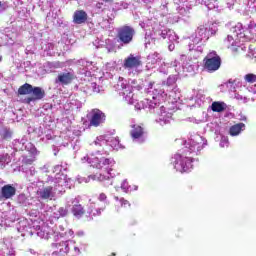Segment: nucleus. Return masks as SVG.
I'll return each instance as SVG.
<instances>
[{
  "instance_id": "f257e3e1",
  "label": "nucleus",
  "mask_w": 256,
  "mask_h": 256,
  "mask_svg": "<svg viewBox=\"0 0 256 256\" xmlns=\"http://www.w3.org/2000/svg\"><path fill=\"white\" fill-rule=\"evenodd\" d=\"M173 89H177V76L175 75L168 77L167 81L162 84V89H154V91H152V99L146 98L145 101L136 104L135 108L141 109V107H148L150 111L159 115L158 119H156V123H159L161 127L169 125V123L173 121V114L167 112L165 107H159V104L161 101L167 99L169 91Z\"/></svg>"
},
{
  "instance_id": "f03ea898",
  "label": "nucleus",
  "mask_w": 256,
  "mask_h": 256,
  "mask_svg": "<svg viewBox=\"0 0 256 256\" xmlns=\"http://www.w3.org/2000/svg\"><path fill=\"white\" fill-rule=\"evenodd\" d=\"M207 147V139L201 135H195L184 147L182 154H175L171 163L179 173H189L193 169V157L187 155H199L202 149Z\"/></svg>"
},
{
  "instance_id": "7ed1b4c3",
  "label": "nucleus",
  "mask_w": 256,
  "mask_h": 256,
  "mask_svg": "<svg viewBox=\"0 0 256 256\" xmlns=\"http://www.w3.org/2000/svg\"><path fill=\"white\" fill-rule=\"evenodd\" d=\"M217 33V29L211 27L207 28L205 26H199L194 34L190 36V41L192 43H189V51L194 52L197 54V56L201 55L203 53V45H199L201 41H208L211 35H215Z\"/></svg>"
},
{
  "instance_id": "20e7f679",
  "label": "nucleus",
  "mask_w": 256,
  "mask_h": 256,
  "mask_svg": "<svg viewBox=\"0 0 256 256\" xmlns=\"http://www.w3.org/2000/svg\"><path fill=\"white\" fill-rule=\"evenodd\" d=\"M115 89L119 91L120 95L123 96L124 100L127 101L129 105H133V89L141 91L143 84H141V82L138 83L137 80L127 81L125 78L119 77Z\"/></svg>"
},
{
  "instance_id": "39448f33",
  "label": "nucleus",
  "mask_w": 256,
  "mask_h": 256,
  "mask_svg": "<svg viewBox=\"0 0 256 256\" xmlns=\"http://www.w3.org/2000/svg\"><path fill=\"white\" fill-rule=\"evenodd\" d=\"M94 143L96 146L99 145V147H103L102 150L97 151L100 155H107L109 151L113 149L116 151H118V149H123V146L119 142V138L115 137L99 136Z\"/></svg>"
},
{
  "instance_id": "423d86ee",
  "label": "nucleus",
  "mask_w": 256,
  "mask_h": 256,
  "mask_svg": "<svg viewBox=\"0 0 256 256\" xmlns=\"http://www.w3.org/2000/svg\"><path fill=\"white\" fill-rule=\"evenodd\" d=\"M87 161L89 164H91V167H94V169H101L102 171H107L108 175L110 177H115V173H113V167H115V159L113 158H87Z\"/></svg>"
},
{
  "instance_id": "0eeeda50",
  "label": "nucleus",
  "mask_w": 256,
  "mask_h": 256,
  "mask_svg": "<svg viewBox=\"0 0 256 256\" xmlns=\"http://www.w3.org/2000/svg\"><path fill=\"white\" fill-rule=\"evenodd\" d=\"M231 32L234 37L231 35L227 36V39L224 40V45L229 49V47H233L235 45V41H247V34H245V28H243V24L238 23L237 25L231 28Z\"/></svg>"
},
{
  "instance_id": "6e6552de",
  "label": "nucleus",
  "mask_w": 256,
  "mask_h": 256,
  "mask_svg": "<svg viewBox=\"0 0 256 256\" xmlns=\"http://www.w3.org/2000/svg\"><path fill=\"white\" fill-rule=\"evenodd\" d=\"M203 62L204 69L208 71V73H215V71H219L221 67V57L215 51L208 53Z\"/></svg>"
},
{
  "instance_id": "1a4fd4ad",
  "label": "nucleus",
  "mask_w": 256,
  "mask_h": 256,
  "mask_svg": "<svg viewBox=\"0 0 256 256\" xmlns=\"http://www.w3.org/2000/svg\"><path fill=\"white\" fill-rule=\"evenodd\" d=\"M190 55H193L194 59L188 58L186 55L180 56L184 73H195L197 69H199V61H197V57H199V55L197 56L196 52H190Z\"/></svg>"
},
{
  "instance_id": "9d476101",
  "label": "nucleus",
  "mask_w": 256,
  "mask_h": 256,
  "mask_svg": "<svg viewBox=\"0 0 256 256\" xmlns=\"http://www.w3.org/2000/svg\"><path fill=\"white\" fill-rule=\"evenodd\" d=\"M53 173H56L55 178L49 176L47 183H54L58 187H65L69 183L67 179V174L63 173V166L56 165L54 166Z\"/></svg>"
},
{
  "instance_id": "9b49d317",
  "label": "nucleus",
  "mask_w": 256,
  "mask_h": 256,
  "mask_svg": "<svg viewBox=\"0 0 256 256\" xmlns=\"http://www.w3.org/2000/svg\"><path fill=\"white\" fill-rule=\"evenodd\" d=\"M133 37H135V28L125 25L118 29V39L123 45H129Z\"/></svg>"
},
{
  "instance_id": "f8f14e48",
  "label": "nucleus",
  "mask_w": 256,
  "mask_h": 256,
  "mask_svg": "<svg viewBox=\"0 0 256 256\" xmlns=\"http://www.w3.org/2000/svg\"><path fill=\"white\" fill-rule=\"evenodd\" d=\"M61 186H59V184H55L54 186H45L43 188H39L37 190V195L39 197V199H50L52 200L53 197H55V194L57 193H63V189H59Z\"/></svg>"
},
{
  "instance_id": "ddd939ff",
  "label": "nucleus",
  "mask_w": 256,
  "mask_h": 256,
  "mask_svg": "<svg viewBox=\"0 0 256 256\" xmlns=\"http://www.w3.org/2000/svg\"><path fill=\"white\" fill-rule=\"evenodd\" d=\"M76 78L77 76L75 75V71L69 68V69H65L63 72L58 74V76L55 79V83L57 85H62V86L71 85V83H73V81H75Z\"/></svg>"
},
{
  "instance_id": "4468645a",
  "label": "nucleus",
  "mask_w": 256,
  "mask_h": 256,
  "mask_svg": "<svg viewBox=\"0 0 256 256\" xmlns=\"http://www.w3.org/2000/svg\"><path fill=\"white\" fill-rule=\"evenodd\" d=\"M90 118V125L92 127H99L102 123H105V113L99 109H93L89 113Z\"/></svg>"
},
{
  "instance_id": "2eb2a0df",
  "label": "nucleus",
  "mask_w": 256,
  "mask_h": 256,
  "mask_svg": "<svg viewBox=\"0 0 256 256\" xmlns=\"http://www.w3.org/2000/svg\"><path fill=\"white\" fill-rule=\"evenodd\" d=\"M141 67V57L140 56H135V54H130L124 59L123 62V68L128 69H139Z\"/></svg>"
},
{
  "instance_id": "dca6fc26",
  "label": "nucleus",
  "mask_w": 256,
  "mask_h": 256,
  "mask_svg": "<svg viewBox=\"0 0 256 256\" xmlns=\"http://www.w3.org/2000/svg\"><path fill=\"white\" fill-rule=\"evenodd\" d=\"M73 242L66 240L58 244H52L53 247H57V250L52 253L53 256H67L69 249H71Z\"/></svg>"
},
{
  "instance_id": "f3484780",
  "label": "nucleus",
  "mask_w": 256,
  "mask_h": 256,
  "mask_svg": "<svg viewBox=\"0 0 256 256\" xmlns=\"http://www.w3.org/2000/svg\"><path fill=\"white\" fill-rule=\"evenodd\" d=\"M15 193H17V188L11 184H6L1 188L0 199H11L15 197Z\"/></svg>"
},
{
  "instance_id": "a211bd4d",
  "label": "nucleus",
  "mask_w": 256,
  "mask_h": 256,
  "mask_svg": "<svg viewBox=\"0 0 256 256\" xmlns=\"http://www.w3.org/2000/svg\"><path fill=\"white\" fill-rule=\"evenodd\" d=\"M143 127L139 125H133L132 130L130 132L132 139L136 141V143H143L145 141Z\"/></svg>"
},
{
  "instance_id": "6ab92c4d",
  "label": "nucleus",
  "mask_w": 256,
  "mask_h": 256,
  "mask_svg": "<svg viewBox=\"0 0 256 256\" xmlns=\"http://www.w3.org/2000/svg\"><path fill=\"white\" fill-rule=\"evenodd\" d=\"M31 93L33 94V97L26 98V103H31L33 101H41V99L45 97V90H42L41 87H32Z\"/></svg>"
},
{
  "instance_id": "aec40b11",
  "label": "nucleus",
  "mask_w": 256,
  "mask_h": 256,
  "mask_svg": "<svg viewBox=\"0 0 256 256\" xmlns=\"http://www.w3.org/2000/svg\"><path fill=\"white\" fill-rule=\"evenodd\" d=\"M72 213L77 219H81L85 215V208L79 204V199L74 198L72 201Z\"/></svg>"
},
{
  "instance_id": "412c9836",
  "label": "nucleus",
  "mask_w": 256,
  "mask_h": 256,
  "mask_svg": "<svg viewBox=\"0 0 256 256\" xmlns=\"http://www.w3.org/2000/svg\"><path fill=\"white\" fill-rule=\"evenodd\" d=\"M88 179H92L93 181H100L103 183L104 187H111V185H113V181L109 179V176H105L103 174L90 175Z\"/></svg>"
},
{
  "instance_id": "4be33fe9",
  "label": "nucleus",
  "mask_w": 256,
  "mask_h": 256,
  "mask_svg": "<svg viewBox=\"0 0 256 256\" xmlns=\"http://www.w3.org/2000/svg\"><path fill=\"white\" fill-rule=\"evenodd\" d=\"M87 21V12L83 10H77L73 16V22L76 25H81Z\"/></svg>"
},
{
  "instance_id": "5701e85b",
  "label": "nucleus",
  "mask_w": 256,
  "mask_h": 256,
  "mask_svg": "<svg viewBox=\"0 0 256 256\" xmlns=\"http://www.w3.org/2000/svg\"><path fill=\"white\" fill-rule=\"evenodd\" d=\"M167 97H169V101L170 103H179V101H181V91L179 90V88H174L170 91L167 92Z\"/></svg>"
},
{
  "instance_id": "b1692460",
  "label": "nucleus",
  "mask_w": 256,
  "mask_h": 256,
  "mask_svg": "<svg viewBox=\"0 0 256 256\" xmlns=\"http://www.w3.org/2000/svg\"><path fill=\"white\" fill-rule=\"evenodd\" d=\"M241 131H245L244 123H238V124L233 125L230 128L229 133L232 137H237V135L241 134Z\"/></svg>"
},
{
  "instance_id": "393cba45",
  "label": "nucleus",
  "mask_w": 256,
  "mask_h": 256,
  "mask_svg": "<svg viewBox=\"0 0 256 256\" xmlns=\"http://www.w3.org/2000/svg\"><path fill=\"white\" fill-rule=\"evenodd\" d=\"M161 61V54L152 52L147 56V65H157Z\"/></svg>"
},
{
  "instance_id": "a878e982",
  "label": "nucleus",
  "mask_w": 256,
  "mask_h": 256,
  "mask_svg": "<svg viewBox=\"0 0 256 256\" xmlns=\"http://www.w3.org/2000/svg\"><path fill=\"white\" fill-rule=\"evenodd\" d=\"M211 109L214 113H223V111L227 109V104H225V102H213Z\"/></svg>"
},
{
  "instance_id": "bb28decb",
  "label": "nucleus",
  "mask_w": 256,
  "mask_h": 256,
  "mask_svg": "<svg viewBox=\"0 0 256 256\" xmlns=\"http://www.w3.org/2000/svg\"><path fill=\"white\" fill-rule=\"evenodd\" d=\"M78 65L82 67V71H84L83 73H88L93 67V62L86 59H81L78 61Z\"/></svg>"
},
{
  "instance_id": "cd10ccee",
  "label": "nucleus",
  "mask_w": 256,
  "mask_h": 256,
  "mask_svg": "<svg viewBox=\"0 0 256 256\" xmlns=\"http://www.w3.org/2000/svg\"><path fill=\"white\" fill-rule=\"evenodd\" d=\"M1 139H4V141H9L13 137V130L9 127L2 128L0 132Z\"/></svg>"
},
{
  "instance_id": "c85d7f7f",
  "label": "nucleus",
  "mask_w": 256,
  "mask_h": 256,
  "mask_svg": "<svg viewBox=\"0 0 256 256\" xmlns=\"http://www.w3.org/2000/svg\"><path fill=\"white\" fill-rule=\"evenodd\" d=\"M33 91V85L29 83H25L18 89L19 95H31V92Z\"/></svg>"
},
{
  "instance_id": "c756f323",
  "label": "nucleus",
  "mask_w": 256,
  "mask_h": 256,
  "mask_svg": "<svg viewBox=\"0 0 256 256\" xmlns=\"http://www.w3.org/2000/svg\"><path fill=\"white\" fill-rule=\"evenodd\" d=\"M101 211H103V209L95 206V203H90V205L88 207L89 215H92L93 217H96V215H101Z\"/></svg>"
},
{
  "instance_id": "7c9ffc66",
  "label": "nucleus",
  "mask_w": 256,
  "mask_h": 256,
  "mask_svg": "<svg viewBox=\"0 0 256 256\" xmlns=\"http://www.w3.org/2000/svg\"><path fill=\"white\" fill-rule=\"evenodd\" d=\"M69 215V210L65 207H60L56 212H54V216L59 219V217H67Z\"/></svg>"
},
{
  "instance_id": "2f4dec72",
  "label": "nucleus",
  "mask_w": 256,
  "mask_h": 256,
  "mask_svg": "<svg viewBox=\"0 0 256 256\" xmlns=\"http://www.w3.org/2000/svg\"><path fill=\"white\" fill-rule=\"evenodd\" d=\"M218 0H204V4L209 10L217 9L219 7Z\"/></svg>"
},
{
  "instance_id": "473e14b6",
  "label": "nucleus",
  "mask_w": 256,
  "mask_h": 256,
  "mask_svg": "<svg viewBox=\"0 0 256 256\" xmlns=\"http://www.w3.org/2000/svg\"><path fill=\"white\" fill-rule=\"evenodd\" d=\"M17 202L19 205H23L24 207H27V205H30L29 198L25 196V194H20L17 198Z\"/></svg>"
},
{
  "instance_id": "72a5a7b5",
  "label": "nucleus",
  "mask_w": 256,
  "mask_h": 256,
  "mask_svg": "<svg viewBox=\"0 0 256 256\" xmlns=\"http://www.w3.org/2000/svg\"><path fill=\"white\" fill-rule=\"evenodd\" d=\"M11 163V156L9 154H3L0 156V164L2 167H5V165H9Z\"/></svg>"
},
{
  "instance_id": "f704fd0d",
  "label": "nucleus",
  "mask_w": 256,
  "mask_h": 256,
  "mask_svg": "<svg viewBox=\"0 0 256 256\" xmlns=\"http://www.w3.org/2000/svg\"><path fill=\"white\" fill-rule=\"evenodd\" d=\"M170 67H171V64L163 62L159 67V72L163 73L164 75H167V73H169Z\"/></svg>"
},
{
  "instance_id": "c9c22d12",
  "label": "nucleus",
  "mask_w": 256,
  "mask_h": 256,
  "mask_svg": "<svg viewBox=\"0 0 256 256\" xmlns=\"http://www.w3.org/2000/svg\"><path fill=\"white\" fill-rule=\"evenodd\" d=\"M168 40L170 41V43H177L179 41V36H177L175 31L170 30L168 34Z\"/></svg>"
},
{
  "instance_id": "e433bc0d",
  "label": "nucleus",
  "mask_w": 256,
  "mask_h": 256,
  "mask_svg": "<svg viewBox=\"0 0 256 256\" xmlns=\"http://www.w3.org/2000/svg\"><path fill=\"white\" fill-rule=\"evenodd\" d=\"M170 31H171V29H164V30L158 31L157 35L162 37V39H168Z\"/></svg>"
},
{
  "instance_id": "4c0bfd02",
  "label": "nucleus",
  "mask_w": 256,
  "mask_h": 256,
  "mask_svg": "<svg viewBox=\"0 0 256 256\" xmlns=\"http://www.w3.org/2000/svg\"><path fill=\"white\" fill-rule=\"evenodd\" d=\"M234 99H237V101H242L243 103H247V101H249V98L237 92L234 93Z\"/></svg>"
},
{
  "instance_id": "58836bf2",
  "label": "nucleus",
  "mask_w": 256,
  "mask_h": 256,
  "mask_svg": "<svg viewBox=\"0 0 256 256\" xmlns=\"http://www.w3.org/2000/svg\"><path fill=\"white\" fill-rule=\"evenodd\" d=\"M245 81H247L248 83H255L256 81V75L254 74H247L244 76Z\"/></svg>"
},
{
  "instance_id": "ea45409f",
  "label": "nucleus",
  "mask_w": 256,
  "mask_h": 256,
  "mask_svg": "<svg viewBox=\"0 0 256 256\" xmlns=\"http://www.w3.org/2000/svg\"><path fill=\"white\" fill-rule=\"evenodd\" d=\"M121 189L125 191V193H128V191H131V186L129 185V182L127 180H124L121 184Z\"/></svg>"
},
{
  "instance_id": "a19ab883",
  "label": "nucleus",
  "mask_w": 256,
  "mask_h": 256,
  "mask_svg": "<svg viewBox=\"0 0 256 256\" xmlns=\"http://www.w3.org/2000/svg\"><path fill=\"white\" fill-rule=\"evenodd\" d=\"M220 147H229V138L222 136L220 140Z\"/></svg>"
},
{
  "instance_id": "79ce46f5",
  "label": "nucleus",
  "mask_w": 256,
  "mask_h": 256,
  "mask_svg": "<svg viewBox=\"0 0 256 256\" xmlns=\"http://www.w3.org/2000/svg\"><path fill=\"white\" fill-rule=\"evenodd\" d=\"M90 89H92L94 93H101V87L95 82L90 83Z\"/></svg>"
},
{
  "instance_id": "37998d69",
  "label": "nucleus",
  "mask_w": 256,
  "mask_h": 256,
  "mask_svg": "<svg viewBox=\"0 0 256 256\" xmlns=\"http://www.w3.org/2000/svg\"><path fill=\"white\" fill-rule=\"evenodd\" d=\"M24 140H15L14 141V147L15 149H19V150H23V146L25 145V142H23Z\"/></svg>"
},
{
  "instance_id": "c03bdc74",
  "label": "nucleus",
  "mask_w": 256,
  "mask_h": 256,
  "mask_svg": "<svg viewBox=\"0 0 256 256\" xmlns=\"http://www.w3.org/2000/svg\"><path fill=\"white\" fill-rule=\"evenodd\" d=\"M151 41H153V37H151V35L146 34L144 38V45L146 49L149 47V45H151Z\"/></svg>"
},
{
  "instance_id": "a18cd8bd",
  "label": "nucleus",
  "mask_w": 256,
  "mask_h": 256,
  "mask_svg": "<svg viewBox=\"0 0 256 256\" xmlns=\"http://www.w3.org/2000/svg\"><path fill=\"white\" fill-rule=\"evenodd\" d=\"M114 199L115 201H120L122 207H125L126 205H129V206L131 205L129 204V201L125 200L124 198L119 199L118 196H115Z\"/></svg>"
},
{
  "instance_id": "49530a36",
  "label": "nucleus",
  "mask_w": 256,
  "mask_h": 256,
  "mask_svg": "<svg viewBox=\"0 0 256 256\" xmlns=\"http://www.w3.org/2000/svg\"><path fill=\"white\" fill-rule=\"evenodd\" d=\"M101 27H103V29H107V27H109V25H111V22H109V19H103L102 22L100 23Z\"/></svg>"
},
{
  "instance_id": "de8ad7c7",
  "label": "nucleus",
  "mask_w": 256,
  "mask_h": 256,
  "mask_svg": "<svg viewBox=\"0 0 256 256\" xmlns=\"http://www.w3.org/2000/svg\"><path fill=\"white\" fill-rule=\"evenodd\" d=\"M73 230H68V232H60V237H73Z\"/></svg>"
},
{
  "instance_id": "09e8293b",
  "label": "nucleus",
  "mask_w": 256,
  "mask_h": 256,
  "mask_svg": "<svg viewBox=\"0 0 256 256\" xmlns=\"http://www.w3.org/2000/svg\"><path fill=\"white\" fill-rule=\"evenodd\" d=\"M36 171H35V167H30L28 170H26V175H30L31 177H33V175H35Z\"/></svg>"
},
{
  "instance_id": "8fccbe9b",
  "label": "nucleus",
  "mask_w": 256,
  "mask_h": 256,
  "mask_svg": "<svg viewBox=\"0 0 256 256\" xmlns=\"http://www.w3.org/2000/svg\"><path fill=\"white\" fill-rule=\"evenodd\" d=\"M248 7L255 9L256 7V0H247Z\"/></svg>"
},
{
  "instance_id": "3c124183",
  "label": "nucleus",
  "mask_w": 256,
  "mask_h": 256,
  "mask_svg": "<svg viewBox=\"0 0 256 256\" xmlns=\"http://www.w3.org/2000/svg\"><path fill=\"white\" fill-rule=\"evenodd\" d=\"M30 148V153H32V155H37V148H35V146H33V144L29 143Z\"/></svg>"
},
{
  "instance_id": "603ef678",
  "label": "nucleus",
  "mask_w": 256,
  "mask_h": 256,
  "mask_svg": "<svg viewBox=\"0 0 256 256\" xmlns=\"http://www.w3.org/2000/svg\"><path fill=\"white\" fill-rule=\"evenodd\" d=\"M49 164L44 165L41 170L44 171V173H49Z\"/></svg>"
},
{
  "instance_id": "864d4df0",
  "label": "nucleus",
  "mask_w": 256,
  "mask_h": 256,
  "mask_svg": "<svg viewBox=\"0 0 256 256\" xmlns=\"http://www.w3.org/2000/svg\"><path fill=\"white\" fill-rule=\"evenodd\" d=\"M37 235H38V237H41V239H44V237H45V231L39 230V231L37 232Z\"/></svg>"
},
{
  "instance_id": "5fc2aeb1",
  "label": "nucleus",
  "mask_w": 256,
  "mask_h": 256,
  "mask_svg": "<svg viewBox=\"0 0 256 256\" xmlns=\"http://www.w3.org/2000/svg\"><path fill=\"white\" fill-rule=\"evenodd\" d=\"M70 245H72V246H73V248H74V251H75L76 255H79V253H81V250L79 249V247H77V246L73 245V242H72V244H70Z\"/></svg>"
},
{
  "instance_id": "6e6d98bb",
  "label": "nucleus",
  "mask_w": 256,
  "mask_h": 256,
  "mask_svg": "<svg viewBox=\"0 0 256 256\" xmlns=\"http://www.w3.org/2000/svg\"><path fill=\"white\" fill-rule=\"evenodd\" d=\"M105 199H107V195H105V193H101L99 195V201H105Z\"/></svg>"
},
{
  "instance_id": "4d7b16f0",
  "label": "nucleus",
  "mask_w": 256,
  "mask_h": 256,
  "mask_svg": "<svg viewBox=\"0 0 256 256\" xmlns=\"http://www.w3.org/2000/svg\"><path fill=\"white\" fill-rule=\"evenodd\" d=\"M153 85H155L153 82H150L147 88V93H151V89H153Z\"/></svg>"
},
{
  "instance_id": "13d9d810",
  "label": "nucleus",
  "mask_w": 256,
  "mask_h": 256,
  "mask_svg": "<svg viewBox=\"0 0 256 256\" xmlns=\"http://www.w3.org/2000/svg\"><path fill=\"white\" fill-rule=\"evenodd\" d=\"M121 9H129V4H127V2H122Z\"/></svg>"
},
{
  "instance_id": "bf43d9fd",
  "label": "nucleus",
  "mask_w": 256,
  "mask_h": 256,
  "mask_svg": "<svg viewBox=\"0 0 256 256\" xmlns=\"http://www.w3.org/2000/svg\"><path fill=\"white\" fill-rule=\"evenodd\" d=\"M249 91H250L251 93L256 94V84L253 85V86H251V87L249 88Z\"/></svg>"
},
{
  "instance_id": "052dcab7",
  "label": "nucleus",
  "mask_w": 256,
  "mask_h": 256,
  "mask_svg": "<svg viewBox=\"0 0 256 256\" xmlns=\"http://www.w3.org/2000/svg\"><path fill=\"white\" fill-rule=\"evenodd\" d=\"M168 49L169 51H175V44L174 43L169 44Z\"/></svg>"
},
{
  "instance_id": "680f3d73",
  "label": "nucleus",
  "mask_w": 256,
  "mask_h": 256,
  "mask_svg": "<svg viewBox=\"0 0 256 256\" xmlns=\"http://www.w3.org/2000/svg\"><path fill=\"white\" fill-rule=\"evenodd\" d=\"M60 167H62V171H67V163L60 164Z\"/></svg>"
},
{
  "instance_id": "e2e57ef3",
  "label": "nucleus",
  "mask_w": 256,
  "mask_h": 256,
  "mask_svg": "<svg viewBox=\"0 0 256 256\" xmlns=\"http://www.w3.org/2000/svg\"><path fill=\"white\" fill-rule=\"evenodd\" d=\"M227 5H228L229 9H231V7H233V5H235V0H232L231 2H227Z\"/></svg>"
},
{
  "instance_id": "0e129e2a",
  "label": "nucleus",
  "mask_w": 256,
  "mask_h": 256,
  "mask_svg": "<svg viewBox=\"0 0 256 256\" xmlns=\"http://www.w3.org/2000/svg\"><path fill=\"white\" fill-rule=\"evenodd\" d=\"M248 56L250 57V59H253L256 57V54L254 52H250L248 53Z\"/></svg>"
},
{
  "instance_id": "69168bd1",
  "label": "nucleus",
  "mask_w": 256,
  "mask_h": 256,
  "mask_svg": "<svg viewBox=\"0 0 256 256\" xmlns=\"http://www.w3.org/2000/svg\"><path fill=\"white\" fill-rule=\"evenodd\" d=\"M58 229H59L60 233H63V231H65V227H63V225H59Z\"/></svg>"
},
{
  "instance_id": "338daca9",
  "label": "nucleus",
  "mask_w": 256,
  "mask_h": 256,
  "mask_svg": "<svg viewBox=\"0 0 256 256\" xmlns=\"http://www.w3.org/2000/svg\"><path fill=\"white\" fill-rule=\"evenodd\" d=\"M77 235H78V237H83V235H85V232L79 231V232H77Z\"/></svg>"
},
{
  "instance_id": "774afa93",
  "label": "nucleus",
  "mask_w": 256,
  "mask_h": 256,
  "mask_svg": "<svg viewBox=\"0 0 256 256\" xmlns=\"http://www.w3.org/2000/svg\"><path fill=\"white\" fill-rule=\"evenodd\" d=\"M54 67H55L56 69H59V67H61V63L56 62V63L54 64Z\"/></svg>"
}]
</instances>
